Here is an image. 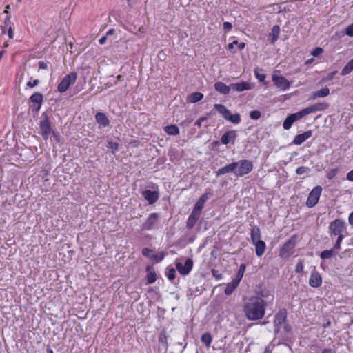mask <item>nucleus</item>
I'll return each instance as SVG.
<instances>
[{
    "mask_svg": "<svg viewBox=\"0 0 353 353\" xmlns=\"http://www.w3.org/2000/svg\"><path fill=\"white\" fill-rule=\"evenodd\" d=\"M266 305L267 303L261 297L252 296L245 303L243 311L248 320H260L265 315Z\"/></svg>",
    "mask_w": 353,
    "mask_h": 353,
    "instance_id": "nucleus-1",
    "label": "nucleus"
},
{
    "mask_svg": "<svg viewBox=\"0 0 353 353\" xmlns=\"http://www.w3.org/2000/svg\"><path fill=\"white\" fill-rule=\"evenodd\" d=\"M328 106L329 105L325 102L316 103L300 110L299 112L291 114L288 115L284 120L283 124V128L285 130H290L295 121L301 119L306 115H308L311 113L323 111L326 110Z\"/></svg>",
    "mask_w": 353,
    "mask_h": 353,
    "instance_id": "nucleus-2",
    "label": "nucleus"
},
{
    "mask_svg": "<svg viewBox=\"0 0 353 353\" xmlns=\"http://www.w3.org/2000/svg\"><path fill=\"white\" fill-rule=\"evenodd\" d=\"M328 106L329 105L325 102L316 103L300 110L299 112L291 114L288 115L284 120L283 124V128L285 130H290L295 121L301 119L306 115H308L311 113L323 111L326 110Z\"/></svg>",
    "mask_w": 353,
    "mask_h": 353,
    "instance_id": "nucleus-3",
    "label": "nucleus"
},
{
    "mask_svg": "<svg viewBox=\"0 0 353 353\" xmlns=\"http://www.w3.org/2000/svg\"><path fill=\"white\" fill-rule=\"evenodd\" d=\"M328 232L331 236H337L345 237L344 233L346 232L345 222L340 219H336L330 223Z\"/></svg>",
    "mask_w": 353,
    "mask_h": 353,
    "instance_id": "nucleus-4",
    "label": "nucleus"
},
{
    "mask_svg": "<svg viewBox=\"0 0 353 353\" xmlns=\"http://www.w3.org/2000/svg\"><path fill=\"white\" fill-rule=\"evenodd\" d=\"M235 171L234 174L236 176H243L250 173L253 169L252 162L249 160H240L234 162Z\"/></svg>",
    "mask_w": 353,
    "mask_h": 353,
    "instance_id": "nucleus-5",
    "label": "nucleus"
},
{
    "mask_svg": "<svg viewBox=\"0 0 353 353\" xmlns=\"http://www.w3.org/2000/svg\"><path fill=\"white\" fill-rule=\"evenodd\" d=\"M77 79L76 72H70L65 75L57 86V90L60 92H65L69 87L74 84Z\"/></svg>",
    "mask_w": 353,
    "mask_h": 353,
    "instance_id": "nucleus-6",
    "label": "nucleus"
},
{
    "mask_svg": "<svg viewBox=\"0 0 353 353\" xmlns=\"http://www.w3.org/2000/svg\"><path fill=\"white\" fill-rule=\"evenodd\" d=\"M322 188L320 185L315 186L307 196L306 205L309 208L315 206L319 200Z\"/></svg>",
    "mask_w": 353,
    "mask_h": 353,
    "instance_id": "nucleus-7",
    "label": "nucleus"
},
{
    "mask_svg": "<svg viewBox=\"0 0 353 353\" xmlns=\"http://www.w3.org/2000/svg\"><path fill=\"white\" fill-rule=\"evenodd\" d=\"M295 247L294 240L291 238L282 246L280 250L279 256L282 259H288L294 253Z\"/></svg>",
    "mask_w": 353,
    "mask_h": 353,
    "instance_id": "nucleus-8",
    "label": "nucleus"
},
{
    "mask_svg": "<svg viewBox=\"0 0 353 353\" xmlns=\"http://www.w3.org/2000/svg\"><path fill=\"white\" fill-rule=\"evenodd\" d=\"M272 81L279 90L285 91L290 86L289 81L283 76L273 74Z\"/></svg>",
    "mask_w": 353,
    "mask_h": 353,
    "instance_id": "nucleus-9",
    "label": "nucleus"
},
{
    "mask_svg": "<svg viewBox=\"0 0 353 353\" xmlns=\"http://www.w3.org/2000/svg\"><path fill=\"white\" fill-rule=\"evenodd\" d=\"M286 317L285 310L280 311L275 315L274 320V332L276 334L279 333L281 327L285 323Z\"/></svg>",
    "mask_w": 353,
    "mask_h": 353,
    "instance_id": "nucleus-10",
    "label": "nucleus"
},
{
    "mask_svg": "<svg viewBox=\"0 0 353 353\" xmlns=\"http://www.w3.org/2000/svg\"><path fill=\"white\" fill-rule=\"evenodd\" d=\"M193 266V261L188 259L184 263H176V268L179 272L182 275H187L190 273Z\"/></svg>",
    "mask_w": 353,
    "mask_h": 353,
    "instance_id": "nucleus-11",
    "label": "nucleus"
},
{
    "mask_svg": "<svg viewBox=\"0 0 353 353\" xmlns=\"http://www.w3.org/2000/svg\"><path fill=\"white\" fill-rule=\"evenodd\" d=\"M159 215L157 213H152L149 215L145 222L142 225L143 230H150L153 229L157 223Z\"/></svg>",
    "mask_w": 353,
    "mask_h": 353,
    "instance_id": "nucleus-12",
    "label": "nucleus"
},
{
    "mask_svg": "<svg viewBox=\"0 0 353 353\" xmlns=\"http://www.w3.org/2000/svg\"><path fill=\"white\" fill-rule=\"evenodd\" d=\"M41 134L45 140H47L51 133V126L48 118L40 121Z\"/></svg>",
    "mask_w": 353,
    "mask_h": 353,
    "instance_id": "nucleus-13",
    "label": "nucleus"
},
{
    "mask_svg": "<svg viewBox=\"0 0 353 353\" xmlns=\"http://www.w3.org/2000/svg\"><path fill=\"white\" fill-rule=\"evenodd\" d=\"M312 130H307L302 134H297L294 137L292 141V143L297 145H301L307 139H309L312 136Z\"/></svg>",
    "mask_w": 353,
    "mask_h": 353,
    "instance_id": "nucleus-14",
    "label": "nucleus"
},
{
    "mask_svg": "<svg viewBox=\"0 0 353 353\" xmlns=\"http://www.w3.org/2000/svg\"><path fill=\"white\" fill-rule=\"evenodd\" d=\"M236 137V132L235 130H229L222 135L221 141L224 145H227L230 142L234 143Z\"/></svg>",
    "mask_w": 353,
    "mask_h": 353,
    "instance_id": "nucleus-15",
    "label": "nucleus"
},
{
    "mask_svg": "<svg viewBox=\"0 0 353 353\" xmlns=\"http://www.w3.org/2000/svg\"><path fill=\"white\" fill-rule=\"evenodd\" d=\"M309 284L311 287L318 288L322 284V278L321 274L317 272H313L311 274Z\"/></svg>",
    "mask_w": 353,
    "mask_h": 353,
    "instance_id": "nucleus-16",
    "label": "nucleus"
},
{
    "mask_svg": "<svg viewBox=\"0 0 353 353\" xmlns=\"http://www.w3.org/2000/svg\"><path fill=\"white\" fill-rule=\"evenodd\" d=\"M142 195L144 197V199L148 201L150 204H153L154 203H155L159 198V194L157 192L151 191L149 190L143 191Z\"/></svg>",
    "mask_w": 353,
    "mask_h": 353,
    "instance_id": "nucleus-17",
    "label": "nucleus"
},
{
    "mask_svg": "<svg viewBox=\"0 0 353 353\" xmlns=\"http://www.w3.org/2000/svg\"><path fill=\"white\" fill-rule=\"evenodd\" d=\"M200 216H201L200 213H199L194 210H192L187 220L186 228L189 230L192 229L196 223Z\"/></svg>",
    "mask_w": 353,
    "mask_h": 353,
    "instance_id": "nucleus-18",
    "label": "nucleus"
},
{
    "mask_svg": "<svg viewBox=\"0 0 353 353\" xmlns=\"http://www.w3.org/2000/svg\"><path fill=\"white\" fill-rule=\"evenodd\" d=\"M230 87L233 90L241 92L243 90H249L253 88V85L248 82H240L230 84Z\"/></svg>",
    "mask_w": 353,
    "mask_h": 353,
    "instance_id": "nucleus-19",
    "label": "nucleus"
},
{
    "mask_svg": "<svg viewBox=\"0 0 353 353\" xmlns=\"http://www.w3.org/2000/svg\"><path fill=\"white\" fill-rule=\"evenodd\" d=\"M30 100L32 103L37 104L36 110H39L41 106V104L43 101V96L41 92H34L30 97Z\"/></svg>",
    "mask_w": 353,
    "mask_h": 353,
    "instance_id": "nucleus-20",
    "label": "nucleus"
},
{
    "mask_svg": "<svg viewBox=\"0 0 353 353\" xmlns=\"http://www.w3.org/2000/svg\"><path fill=\"white\" fill-rule=\"evenodd\" d=\"M235 165L234 162H232L228 165H226L225 166L222 167L221 168L219 169L216 172V176L223 175L228 173L233 172L234 174L235 171Z\"/></svg>",
    "mask_w": 353,
    "mask_h": 353,
    "instance_id": "nucleus-21",
    "label": "nucleus"
},
{
    "mask_svg": "<svg viewBox=\"0 0 353 353\" xmlns=\"http://www.w3.org/2000/svg\"><path fill=\"white\" fill-rule=\"evenodd\" d=\"M146 278L147 283L152 284L157 281V275L154 269L152 266H147L146 268Z\"/></svg>",
    "mask_w": 353,
    "mask_h": 353,
    "instance_id": "nucleus-22",
    "label": "nucleus"
},
{
    "mask_svg": "<svg viewBox=\"0 0 353 353\" xmlns=\"http://www.w3.org/2000/svg\"><path fill=\"white\" fill-rule=\"evenodd\" d=\"M208 194L207 193L203 194L199 199L197 202L196 203L193 210L201 214V212L202 209L203 208L204 204L206 202V201L208 200Z\"/></svg>",
    "mask_w": 353,
    "mask_h": 353,
    "instance_id": "nucleus-23",
    "label": "nucleus"
},
{
    "mask_svg": "<svg viewBox=\"0 0 353 353\" xmlns=\"http://www.w3.org/2000/svg\"><path fill=\"white\" fill-rule=\"evenodd\" d=\"M95 119L97 122L103 127H106L109 125L110 121L108 119L107 116L103 112H98L95 115Z\"/></svg>",
    "mask_w": 353,
    "mask_h": 353,
    "instance_id": "nucleus-24",
    "label": "nucleus"
},
{
    "mask_svg": "<svg viewBox=\"0 0 353 353\" xmlns=\"http://www.w3.org/2000/svg\"><path fill=\"white\" fill-rule=\"evenodd\" d=\"M330 94V90L328 88H324L320 90L312 92L310 96V99L315 100L317 98L325 97Z\"/></svg>",
    "mask_w": 353,
    "mask_h": 353,
    "instance_id": "nucleus-25",
    "label": "nucleus"
},
{
    "mask_svg": "<svg viewBox=\"0 0 353 353\" xmlns=\"http://www.w3.org/2000/svg\"><path fill=\"white\" fill-rule=\"evenodd\" d=\"M252 243L255 246V250H256V255L259 257L261 256L264 254L265 250L266 245H265V242L262 240H260L256 242H254Z\"/></svg>",
    "mask_w": 353,
    "mask_h": 353,
    "instance_id": "nucleus-26",
    "label": "nucleus"
},
{
    "mask_svg": "<svg viewBox=\"0 0 353 353\" xmlns=\"http://www.w3.org/2000/svg\"><path fill=\"white\" fill-rule=\"evenodd\" d=\"M214 88L216 91L221 94H228L232 89V88L230 86L226 85L223 82H216L214 84Z\"/></svg>",
    "mask_w": 353,
    "mask_h": 353,
    "instance_id": "nucleus-27",
    "label": "nucleus"
},
{
    "mask_svg": "<svg viewBox=\"0 0 353 353\" xmlns=\"http://www.w3.org/2000/svg\"><path fill=\"white\" fill-rule=\"evenodd\" d=\"M214 109H215L219 114H221L225 119H227L228 114L230 112V110L222 104H214Z\"/></svg>",
    "mask_w": 353,
    "mask_h": 353,
    "instance_id": "nucleus-28",
    "label": "nucleus"
},
{
    "mask_svg": "<svg viewBox=\"0 0 353 353\" xmlns=\"http://www.w3.org/2000/svg\"><path fill=\"white\" fill-rule=\"evenodd\" d=\"M239 282L237 281L235 279H233L230 283H228L224 292L226 295H230L234 290L237 288L239 285Z\"/></svg>",
    "mask_w": 353,
    "mask_h": 353,
    "instance_id": "nucleus-29",
    "label": "nucleus"
},
{
    "mask_svg": "<svg viewBox=\"0 0 353 353\" xmlns=\"http://www.w3.org/2000/svg\"><path fill=\"white\" fill-rule=\"evenodd\" d=\"M250 236H251V240H252V243L256 242V241L261 240L260 239L261 231L258 226L252 227V228L251 229Z\"/></svg>",
    "mask_w": 353,
    "mask_h": 353,
    "instance_id": "nucleus-30",
    "label": "nucleus"
},
{
    "mask_svg": "<svg viewBox=\"0 0 353 353\" xmlns=\"http://www.w3.org/2000/svg\"><path fill=\"white\" fill-rule=\"evenodd\" d=\"M280 33V28L279 26L275 25L272 27L270 37H271L272 43L277 41Z\"/></svg>",
    "mask_w": 353,
    "mask_h": 353,
    "instance_id": "nucleus-31",
    "label": "nucleus"
},
{
    "mask_svg": "<svg viewBox=\"0 0 353 353\" xmlns=\"http://www.w3.org/2000/svg\"><path fill=\"white\" fill-rule=\"evenodd\" d=\"M164 130L169 135H177L179 134V129L176 125L165 126Z\"/></svg>",
    "mask_w": 353,
    "mask_h": 353,
    "instance_id": "nucleus-32",
    "label": "nucleus"
},
{
    "mask_svg": "<svg viewBox=\"0 0 353 353\" xmlns=\"http://www.w3.org/2000/svg\"><path fill=\"white\" fill-rule=\"evenodd\" d=\"M203 98V94L201 92H195L192 93L189 97V101L191 103H196Z\"/></svg>",
    "mask_w": 353,
    "mask_h": 353,
    "instance_id": "nucleus-33",
    "label": "nucleus"
},
{
    "mask_svg": "<svg viewBox=\"0 0 353 353\" xmlns=\"http://www.w3.org/2000/svg\"><path fill=\"white\" fill-rule=\"evenodd\" d=\"M353 71V58L345 65L341 72L342 76L347 75Z\"/></svg>",
    "mask_w": 353,
    "mask_h": 353,
    "instance_id": "nucleus-34",
    "label": "nucleus"
},
{
    "mask_svg": "<svg viewBox=\"0 0 353 353\" xmlns=\"http://www.w3.org/2000/svg\"><path fill=\"white\" fill-rule=\"evenodd\" d=\"M336 254H337V252H334V250L330 249V250H323L321 253L320 256L322 259L325 260V259H328L331 258L332 256L336 255Z\"/></svg>",
    "mask_w": 353,
    "mask_h": 353,
    "instance_id": "nucleus-35",
    "label": "nucleus"
},
{
    "mask_svg": "<svg viewBox=\"0 0 353 353\" xmlns=\"http://www.w3.org/2000/svg\"><path fill=\"white\" fill-rule=\"evenodd\" d=\"M201 340L207 347H210L212 341L211 334L209 332L204 333L201 338Z\"/></svg>",
    "mask_w": 353,
    "mask_h": 353,
    "instance_id": "nucleus-36",
    "label": "nucleus"
},
{
    "mask_svg": "<svg viewBox=\"0 0 353 353\" xmlns=\"http://www.w3.org/2000/svg\"><path fill=\"white\" fill-rule=\"evenodd\" d=\"M226 120L230 121L232 123L237 124L241 121V116L239 113H236L234 114H228Z\"/></svg>",
    "mask_w": 353,
    "mask_h": 353,
    "instance_id": "nucleus-37",
    "label": "nucleus"
},
{
    "mask_svg": "<svg viewBox=\"0 0 353 353\" xmlns=\"http://www.w3.org/2000/svg\"><path fill=\"white\" fill-rule=\"evenodd\" d=\"M245 270V265L244 263L241 264L239 266V269L236 277L234 279L240 283V281L241 280V279L244 274Z\"/></svg>",
    "mask_w": 353,
    "mask_h": 353,
    "instance_id": "nucleus-38",
    "label": "nucleus"
},
{
    "mask_svg": "<svg viewBox=\"0 0 353 353\" xmlns=\"http://www.w3.org/2000/svg\"><path fill=\"white\" fill-rule=\"evenodd\" d=\"M9 25H12L11 21H10V14H8L6 16L5 21H4V24L3 26H1L3 34H6V30H8Z\"/></svg>",
    "mask_w": 353,
    "mask_h": 353,
    "instance_id": "nucleus-39",
    "label": "nucleus"
},
{
    "mask_svg": "<svg viewBox=\"0 0 353 353\" xmlns=\"http://www.w3.org/2000/svg\"><path fill=\"white\" fill-rule=\"evenodd\" d=\"M164 256L163 252H159L158 254L153 253L150 256V259L155 262H160L163 259Z\"/></svg>",
    "mask_w": 353,
    "mask_h": 353,
    "instance_id": "nucleus-40",
    "label": "nucleus"
},
{
    "mask_svg": "<svg viewBox=\"0 0 353 353\" xmlns=\"http://www.w3.org/2000/svg\"><path fill=\"white\" fill-rule=\"evenodd\" d=\"M234 44H238V48L239 50H243L245 48V43L243 42L239 43L235 40L228 45L227 49L232 50L234 48Z\"/></svg>",
    "mask_w": 353,
    "mask_h": 353,
    "instance_id": "nucleus-41",
    "label": "nucleus"
},
{
    "mask_svg": "<svg viewBox=\"0 0 353 353\" xmlns=\"http://www.w3.org/2000/svg\"><path fill=\"white\" fill-rule=\"evenodd\" d=\"M310 171V169L308 167L300 166L296 168V173L299 175H302L304 174H307Z\"/></svg>",
    "mask_w": 353,
    "mask_h": 353,
    "instance_id": "nucleus-42",
    "label": "nucleus"
},
{
    "mask_svg": "<svg viewBox=\"0 0 353 353\" xmlns=\"http://www.w3.org/2000/svg\"><path fill=\"white\" fill-rule=\"evenodd\" d=\"M343 239H344V237L341 236L337 237L336 242L335 243L333 248H332V250H334V252H339V250L341 248V243Z\"/></svg>",
    "mask_w": 353,
    "mask_h": 353,
    "instance_id": "nucleus-43",
    "label": "nucleus"
},
{
    "mask_svg": "<svg viewBox=\"0 0 353 353\" xmlns=\"http://www.w3.org/2000/svg\"><path fill=\"white\" fill-rule=\"evenodd\" d=\"M260 71H261V70H259L258 68L255 69L254 70V74H255L256 77L260 81H263L265 80V74H263V73H261Z\"/></svg>",
    "mask_w": 353,
    "mask_h": 353,
    "instance_id": "nucleus-44",
    "label": "nucleus"
},
{
    "mask_svg": "<svg viewBox=\"0 0 353 353\" xmlns=\"http://www.w3.org/2000/svg\"><path fill=\"white\" fill-rule=\"evenodd\" d=\"M108 148L112 150V153H115L118 150L119 144L116 142L110 141Z\"/></svg>",
    "mask_w": 353,
    "mask_h": 353,
    "instance_id": "nucleus-45",
    "label": "nucleus"
},
{
    "mask_svg": "<svg viewBox=\"0 0 353 353\" xmlns=\"http://www.w3.org/2000/svg\"><path fill=\"white\" fill-rule=\"evenodd\" d=\"M261 112L259 110H253L250 113V117L252 119H258L261 117Z\"/></svg>",
    "mask_w": 353,
    "mask_h": 353,
    "instance_id": "nucleus-46",
    "label": "nucleus"
},
{
    "mask_svg": "<svg viewBox=\"0 0 353 353\" xmlns=\"http://www.w3.org/2000/svg\"><path fill=\"white\" fill-rule=\"evenodd\" d=\"M295 271L297 273H301L303 271V261L301 260L299 262L296 264Z\"/></svg>",
    "mask_w": 353,
    "mask_h": 353,
    "instance_id": "nucleus-47",
    "label": "nucleus"
},
{
    "mask_svg": "<svg viewBox=\"0 0 353 353\" xmlns=\"http://www.w3.org/2000/svg\"><path fill=\"white\" fill-rule=\"evenodd\" d=\"M154 253V251L149 248H143L142 250V254L146 257L150 259L151 255Z\"/></svg>",
    "mask_w": 353,
    "mask_h": 353,
    "instance_id": "nucleus-48",
    "label": "nucleus"
},
{
    "mask_svg": "<svg viewBox=\"0 0 353 353\" xmlns=\"http://www.w3.org/2000/svg\"><path fill=\"white\" fill-rule=\"evenodd\" d=\"M336 72H337L336 71H334V72L329 73L325 78H323L322 79V82L325 83V82L332 80L333 79L334 76L336 74Z\"/></svg>",
    "mask_w": 353,
    "mask_h": 353,
    "instance_id": "nucleus-49",
    "label": "nucleus"
},
{
    "mask_svg": "<svg viewBox=\"0 0 353 353\" xmlns=\"http://www.w3.org/2000/svg\"><path fill=\"white\" fill-rule=\"evenodd\" d=\"M167 276L169 280L172 281L175 278V270L174 268H170L167 272Z\"/></svg>",
    "mask_w": 353,
    "mask_h": 353,
    "instance_id": "nucleus-50",
    "label": "nucleus"
},
{
    "mask_svg": "<svg viewBox=\"0 0 353 353\" xmlns=\"http://www.w3.org/2000/svg\"><path fill=\"white\" fill-rule=\"evenodd\" d=\"M345 34H347L349 37H353V25L350 24L347 27L345 31Z\"/></svg>",
    "mask_w": 353,
    "mask_h": 353,
    "instance_id": "nucleus-51",
    "label": "nucleus"
},
{
    "mask_svg": "<svg viewBox=\"0 0 353 353\" xmlns=\"http://www.w3.org/2000/svg\"><path fill=\"white\" fill-rule=\"evenodd\" d=\"M323 52V48H321L320 47H316V48H314L313 50V51L312 52L311 54L314 57H317V56L320 55Z\"/></svg>",
    "mask_w": 353,
    "mask_h": 353,
    "instance_id": "nucleus-52",
    "label": "nucleus"
},
{
    "mask_svg": "<svg viewBox=\"0 0 353 353\" xmlns=\"http://www.w3.org/2000/svg\"><path fill=\"white\" fill-rule=\"evenodd\" d=\"M39 83V81L38 79H35L34 81H30L27 83V87L28 88H34L35 86H37Z\"/></svg>",
    "mask_w": 353,
    "mask_h": 353,
    "instance_id": "nucleus-53",
    "label": "nucleus"
},
{
    "mask_svg": "<svg viewBox=\"0 0 353 353\" xmlns=\"http://www.w3.org/2000/svg\"><path fill=\"white\" fill-rule=\"evenodd\" d=\"M212 274L216 279H221L223 277L222 274L219 273V271L214 269L212 270Z\"/></svg>",
    "mask_w": 353,
    "mask_h": 353,
    "instance_id": "nucleus-54",
    "label": "nucleus"
},
{
    "mask_svg": "<svg viewBox=\"0 0 353 353\" xmlns=\"http://www.w3.org/2000/svg\"><path fill=\"white\" fill-rule=\"evenodd\" d=\"M8 37L10 39H13V37H14V32H13V30H12V25H9L8 26Z\"/></svg>",
    "mask_w": 353,
    "mask_h": 353,
    "instance_id": "nucleus-55",
    "label": "nucleus"
},
{
    "mask_svg": "<svg viewBox=\"0 0 353 353\" xmlns=\"http://www.w3.org/2000/svg\"><path fill=\"white\" fill-rule=\"evenodd\" d=\"M8 37L10 39H13V37H14V32H13V30H12V25H9L8 26Z\"/></svg>",
    "mask_w": 353,
    "mask_h": 353,
    "instance_id": "nucleus-56",
    "label": "nucleus"
},
{
    "mask_svg": "<svg viewBox=\"0 0 353 353\" xmlns=\"http://www.w3.org/2000/svg\"><path fill=\"white\" fill-rule=\"evenodd\" d=\"M38 65L39 69L46 70L48 68V64L44 61H39Z\"/></svg>",
    "mask_w": 353,
    "mask_h": 353,
    "instance_id": "nucleus-57",
    "label": "nucleus"
},
{
    "mask_svg": "<svg viewBox=\"0 0 353 353\" xmlns=\"http://www.w3.org/2000/svg\"><path fill=\"white\" fill-rule=\"evenodd\" d=\"M232 28V24L230 22H224L223 23V29L226 31L230 30Z\"/></svg>",
    "mask_w": 353,
    "mask_h": 353,
    "instance_id": "nucleus-58",
    "label": "nucleus"
},
{
    "mask_svg": "<svg viewBox=\"0 0 353 353\" xmlns=\"http://www.w3.org/2000/svg\"><path fill=\"white\" fill-rule=\"evenodd\" d=\"M205 120V117H201L195 122L194 125L200 128L202 125V122Z\"/></svg>",
    "mask_w": 353,
    "mask_h": 353,
    "instance_id": "nucleus-59",
    "label": "nucleus"
},
{
    "mask_svg": "<svg viewBox=\"0 0 353 353\" xmlns=\"http://www.w3.org/2000/svg\"><path fill=\"white\" fill-rule=\"evenodd\" d=\"M346 179L350 181H353V169L347 174Z\"/></svg>",
    "mask_w": 353,
    "mask_h": 353,
    "instance_id": "nucleus-60",
    "label": "nucleus"
},
{
    "mask_svg": "<svg viewBox=\"0 0 353 353\" xmlns=\"http://www.w3.org/2000/svg\"><path fill=\"white\" fill-rule=\"evenodd\" d=\"M336 171L335 170H332L327 174V177L329 179H332L336 175Z\"/></svg>",
    "mask_w": 353,
    "mask_h": 353,
    "instance_id": "nucleus-61",
    "label": "nucleus"
},
{
    "mask_svg": "<svg viewBox=\"0 0 353 353\" xmlns=\"http://www.w3.org/2000/svg\"><path fill=\"white\" fill-rule=\"evenodd\" d=\"M348 222L350 225L353 226V212H351L349 215Z\"/></svg>",
    "mask_w": 353,
    "mask_h": 353,
    "instance_id": "nucleus-62",
    "label": "nucleus"
},
{
    "mask_svg": "<svg viewBox=\"0 0 353 353\" xmlns=\"http://www.w3.org/2000/svg\"><path fill=\"white\" fill-rule=\"evenodd\" d=\"M321 353H336V352L330 348L324 349Z\"/></svg>",
    "mask_w": 353,
    "mask_h": 353,
    "instance_id": "nucleus-63",
    "label": "nucleus"
},
{
    "mask_svg": "<svg viewBox=\"0 0 353 353\" xmlns=\"http://www.w3.org/2000/svg\"><path fill=\"white\" fill-rule=\"evenodd\" d=\"M106 40H107V36H103V37H102L99 39V43L101 45H103V44H104V43H105Z\"/></svg>",
    "mask_w": 353,
    "mask_h": 353,
    "instance_id": "nucleus-64",
    "label": "nucleus"
}]
</instances>
